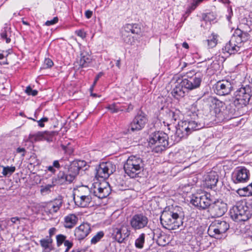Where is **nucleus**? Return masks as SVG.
Segmentation results:
<instances>
[{"label":"nucleus","instance_id":"f257e3e1","mask_svg":"<svg viewBox=\"0 0 252 252\" xmlns=\"http://www.w3.org/2000/svg\"><path fill=\"white\" fill-rule=\"evenodd\" d=\"M189 115L191 119L194 120L181 122L178 123L174 134L175 142H179L182 138H187L192 131L200 129L204 126V124L196 121L198 116L196 112L192 113V115Z\"/></svg>","mask_w":252,"mask_h":252},{"label":"nucleus","instance_id":"f03ea898","mask_svg":"<svg viewBox=\"0 0 252 252\" xmlns=\"http://www.w3.org/2000/svg\"><path fill=\"white\" fill-rule=\"evenodd\" d=\"M178 208L177 211L164 210L160 216V220L161 225L165 228L175 229L183 224L184 214Z\"/></svg>","mask_w":252,"mask_h":252},{"label":"nucleus","instance_id":"7ed1b4c3","mask_svg":"<svg viewBox=\"0 0 252 252\" xmlns=\"http://www.w3.org/2000/svg\"><path fill=\"white\" fill-rule=\"evenodd\" d=\"M230 218L236 222L246 221L251 217V208L248 206L245 199L237 201L235 205L230 209Z\"/></svg>","mask_w":252,"mask_h":252},{"label":"nucleus","instance_id":"20e7f679","mask_svg":"<svg viewBox=\"0 0 252 252\" xmlns=\"http://www.w3.org/2000/svg\"><path fill=\"white\" fill-rule=\"evenodd\" d=\"M145 166L144 161L137 155L129 156L125 162L124 169L126 174L131 178L141 177Z\"/></svg>","mask_w":252,"mask_h":252},{"label":"nucleus","instance_id":"39448f33","mask_svg":"<svg viewBox=\"0 0 252 252\" xmlns=\"http://www.w3.org/2000/svg\"><path fill=\"white\" fill-rule=\"evenodd\" d=\"M149 143L152 146L153 152L161 153L169 146L168 136L165 132L157 131L150 135Z\"/></svg>","mask_w":252,"mask_h":252},{"label":"nucleus","instance_id":"423d86ee","mask_svg":"<svg viewBox=\"0 0 252 252\" xmlns=\"http://www.w3.org/2000/svg\"><path fill=\"white\" fill-rule=\"evenodd\" d=\"M210 194L207 192L197 193L192 195L190 203L194 206L205 209L211 203Z\"/></svg>","mask_w":252,"mask_h":252},{"label":"nucleus","instance_id":"0eeeda50","mask_svg":"<svg viewBox=\"0 0 252 252\" xmlns=\"http://www.w3.org/2000/svg\"><path fill=\"white\" fill-rule=\"evenodd\" d=\"M110 187L108 182L95 183L93 184L92 192L94 196L102 199L107 197L111 192Z\"/></svg>","mask_w":252,"mask_h":252},{"label":"nucleus","instance_id":"6e6552de","mask_svg":"<svg viewBox=\"0 0 252 252\" xmlns=\"http://www.w3.org/2000/svg\"><path fill=\"white\" fill-rule=\"evenodd\" d=\"M116 170V166L110 161L101 163L95 169L96 176L107 179Z\"/></svg>","mask_w":252,"mask_h":252},{"label":"nucleus","instance_id":"1a4fd4ad","mask_svg":"<svg viewBox=\"0 0 252 252\" xmlns=\"http://www.w3.org/2000/svg\"><path fill=\"white\" fill-rule=\"evenodd\" d=\"M203 75L200 73H195L194 77L189 79H182V85L184 88L192 90L199 88L202 82Z\"/></svg>","mask_w":252,"mask_h":252},{"label":"nucleus","instance_id":"9d476101","mask_svg":"<svg viewBox=\"0 0 252 252\" xmlns=\"http://www.w3.org/2000/svg\"><path fill=\"white\" fill-rule=\"evenodd\" d=\"M147 121L146 115L141 112L134 117L130 124L129 128L132 131L140 130L145 126Z\"/></svg>","mask_w":252,"mask_h":252},{"label":"nucleus","instance_id":"9b49d317","mask_svg":"<svg viewBox=\"0 0 252 252\" xmlns=\"http://www.w3.org/2000/svg\"><path fill=\"white\" fill-rule=\"evenodd\" d=\"M251 95L246 92L245 88L241 89L236 92L234 104L238 108L246 106L250 101Z\"/></svg>","mask_w":252,"mask_h":252},{"label":"nucleus","instance_id":"f8f14e48","mask_svg":"<svg viewBox=\"0 0 252 252\" xmlns=\"http://www.w3.org/2000/svg\"><path fill=\"white\" fill-rule=\"evenodd\" d=\"M250 177V171L244 166H240L236 168L233 178L235 183H244L249 180Z\"/></svg>","mask_w":252,"mask_h":252},{"label":"nucleus","instance_id":"ddd939ff","mask_svg":"<svg viewBox=\"0 0 252 252\" xmlns=\"http://www.w3.org/2000/svg\"><path fill=\"white\" fill-rule=\"evenodd\" d=\"M148 222V218L142 214L134 215L130 220L132 228L139 229L147 226Z\"/></svg>","mask_w":252,"mask_h":252},{"label":"nucleus","instance_id":"4468645a","mask_svg":"<svg viewBox=\"0 0 252 252\" xmlns=\"http://www.w3.org/2000/svg\"><path fill=\"white\" fill-rule=\"evenodd\" d=\"M86 165L84 160H75L71 162L68 170V174L72 177L73 181L79 174V170Z\"/></svg>","mask_w":252,"mask_h":252},{"label":"nucleus","instance_id":"2eb2a0df","mask_svg":"<svg viewBox=\"0 0 252 252\" xmlns=\"http://www.w3.org/2000/svg\"><path fill=\"white\" fill-rule=\"evenodd\" d=\"M236 195L230 190H226L223 194L221 199V216L227 211L228 205H230L235 201Z\"/></svg>","mask_w":252,"mask_h":252},{"label":"nucleus","instance_id":"dca6fc26","mask_svg":"<svg viewBox=\"0 0 252 252\" xmlns=\"http://www.w3.org/2000/svg\"><path fill=\"white\" fill-rule=\"evenodd\" d=\"M63 203V197L59 196L46 205L44 207L45 212L50 214L57 213L62 206Z\"/></svg>","mask_w":252,"mask_h":252},{"label":"nucleus","instance_id":"f3484780","mask_svg":"<svg viewBox=\"0 0 252 252\" xmlns=\"http://www.w3.org/2000/svg\"><path fill=\"white\" fill-rule=\"evenodd\" d=\"M73 182L72 177L63 171H60L57 175L52 178V184L54 185H63L70 184Z\"/></svg>","mask_w":252,"mask_h":252},{"label":"nucleus","instance_id":"a211bd4d","mask_svg":"<svg viewBox=\"0 0 252 252\" xmlns=\"http://www.w3.org/2000/svg\"><path fill=\"white\" fill-rule=\"evenodd\" d=\"M76 204L81 207H87L93 205L92 195H77L74 198Z\"/></svg>","mask_w":252,"mask_h":252},{"label":"nucleus","instance_id":"6ab92c4d","mask_svg":"<svg viewBox=\"0 0 252 252\" xmlns=\"http://www.w3.org/2000/svg\"><path fill=\"white\" fill-rule=\"evenodd\" d=\"M218 181V176L214 172H211L206 175L204 179V186L213 189L215 187Z\"/></svg>","mask_w":252,"mask_h":252},{"label":"nucleus","instance_id":"aec40b11","mask_svg":"<svg viewBox=\"0 0 252 252\" xmlns=\"http://www.w3.org/2000/svg\"><path fill=\"white\" fill-rule=\"evenodd\" d=\"M91 230L90 224L88 223H83L76 228L74 235L77 236H87Z\"/></svg>","mask_w":252,"mask_h":252},{"label":"nucleus","instance_id":"412c9836","mask_svg":"<svg viewBox=\"0 0 252 252\" xmlns=\"http://www.w3.org/2000/svg\"><path fill=\"white\" fill-rule=\"evenodd\" d=\"M91 61V56L88 52L84 51L81 52L80 60L78 61L80 66L81 67H86L89 66V64Z\"/></svg>","mask_w":252,"mask_h":252},{"label":"nucleus","instance_id":"4be33fe9","mask_svg":"<svg viewBox=\"0 0 252 252\" xmlns=\"http://www.w3.org/2000/svg\"><path fill=\"white\" fill-rule=\"evenodd\" d=\"M77 217L74 214H69L64 218V225L65 227L71 228L77 221Z\"/></svg>","mask_w":252,"mask_h":252},{"label":"nucleus","instance_id":"5701e85b","mask_svg":"<svg viewBox=\"0 0 252 252\" xmlns=\"http://www.w3.org/2000/svg\"><path fill=\"white\" fill-rule=\"evenodd\" d=\"M233 89L230 82L227 80H221V95H226L230 94Z\"/></svg>","mask_w":252,"mask_h":252},{"label":"nucleus","instance_id":"b1692460","mask_svg":"<svg viewBox=\"0 0 252 252\" xmlns=\"http://www.w3.org/2000/svg\"><path fill=\"white\" fill-rule=\"evenodd\" d=\"M183 88H184V86H182L181 81L180 84H177L172 91L171 93L172 95L177 99H178L179 97H183L185 94Z\"/></svg>","mask_w":252,"mask_h":252},{"label":"nucleus","instance_id":"393cba45","mask_svg":"<svg viewBox=\"0 0 252 252\" xmlns=\"http://www.w3.org/2000/svg\"><path fill=\"white\" fill-rule=\"evenodd\" d=\"M171 237H153V239L157 241V244L160 246H165L167 245H174Z\"/></svg>","mask_w":252,"mask_h":252},{"label":"nucleus","instance_id":"a878e982","mask_svg":"<svg viewBox=\"0 0 252 252\" xmlns=\"http://www.w3.org/2000/svg\"><path fill=\"white\" fill-rule=\"evenodd\" d=\"M231 42V40L230 39L228 43H227L225 46L222 49L223 52H226L230 54H232L238 51V49L236 47V45H234V43Z\"/></svg>","mask_w":252,"mask_h":252},{"label":"nucleus","instance_id":"bb28decb","mask_svg":"<svg viewBox=\"0 0 252 252\" xmlns=\"http://www.w3.org/2000/svg\"><path fill=\"white\" fill-rule=\"evenodd\" d=\"M11 36L10 29L8 27H4L1 31L0 36L2 40H5L6 43H9L11 41L10 38Z\"/></svg>","mask_w":252,"mask_h":252},{"label":"nucleus","instance_id":"cd10ccee","mask_svg":"<svg viewBox=\"0 0 252 252\" xmlns=\"http://www.w3.org/2000/svg\"><path fill=\"white\" fill-rule=\"evenodd\" d=\"M125 30L127 32H131L133 34H138L140 32V29L136 24H128L125 26Z\"/></svg>","mask_w":252,"mask_h":252},{"label":"nucleus","instance_id":"c85d7f7f","mask_svg":"<svg viewBox=\"0 0 252 252\" xmlns=\"http://www.w3.org/2000/svg\"><path fill=\"white\" fill-rule=\"evenodd\" d=\"M43 132L38 131L34 134H30L28 137L29 140L32 142H36L43 140Z\"/></svg>","mask_w":252,"mask_h":252},{"label":"nucleus","instance_id":"c756f323","mask_svg":"<svg viewBox=\"0 0 252 252\" xmlns=\"http://www.w3.org/2000/svg\"><path fill=\"white\" fill-rule=\"evenodd\" d=\"M41 246L45 250L49 249L51 250L52 249L53 240L51 237L42 239L40 240Z\"/></svg>","mask_w":252,"mask_h":252},{"label":"nucleus","instance_id":"7c9ffc66","mask_svg":"<svg viewBox=\"0 0 252 252\" xmlns=\"http://www.w3.org/2000/svg\"><path fill=\"white\" fill-rule=\"evenodd\" d=\"M231 40V42L234 43V45H236V47L238 49V50H239L240 48L243 45V42L241 41L240 37L237 35V34L234 32L233 36L230 39Z\"/></svg>","mask_w":252,"mask_h":252},{"label":"nucleus","instance_id":"2f4dec72","mask_svg":"<svg viewBox=\"0 0 252 252\" xmlns=\"http://www.w3.org/2000/svg\"><path fill=\"white\" fill-rule=\"evenodd\" d=\"M235 32V33L240 37V38H241V41H242L243 43L247 41L250 38V34L246 32L241 31V30L237 29Z\"/></svg>","mask_w":252,"mask_h":252},{"label":"nucleus","instance_id":"473e14b6","mask_svg":"<svg viewBox=\"0 0 252 252\" xmlns=\"http://www.w3.org/2000/svg\"><path fill=\"white\" fill-rule=\"evenodd\" d=\"M212 107L214 109V111L216 114H220V100L215 97H213L212 98Z\"/></svg>","mask_w":252,"mask_h":252},{"label":"nucleus","instance_id":"72a5a7b5","mask_svg":"<svg viewBox=\"0 0 252 252\" xmlns=\"http://www.w3.org/2000/svg\"><path fill=\"white\" fill-rule=\"evenodd\" d=\"M2 174L4 176H9L15 171V166H2Z\"/></svg>","mask_w":252,"mask_h":252},{"label":"nucleus","instance_id":"f704fd0d","mask_svg":"<svg viewBox=\"0 0 252 252\" xmlns=\"http://www.w3.org/2000/svg\"><path fill=\"white\" fill-rule=\"evenodd\" d=\"M239 191L242 195L244 196H250L252 195V183L245 188L240 189Z\"/></svg>","mask_w":252,"mask_h":252},{"label":"nucleus","instance_id":"c9c22d12","mask_svg":"<svg viewBox=\"0 0 252 252\" xmlns=\"http://www.w3.org/2000/svg\"><path fill=\"white\" fill-rule=\"evenodd\" d=\"M217 35L212 34V37L210 39L206 40L205 42L207 43L209 48H213L217 44Z\"/></svg>","mask_w":252,"mask_h":252},{"label":"nucleus","instance_id":"e433bc0d","mask_svg":"<svg viewBox=\"0 0 252 252\" xmlns=\"http://www.w3.org/2000/svg\"><path fill=\"white\" fill-rule=\"evenodd\" d=\"M43 140H46L48 142H51L53 141V138L55 135L56 132L45 131L43 132Z\"/></svg>","mask_w":252,"mask_h":252},{"label":"nucleus","instance_id":"4c0bfd02","mask_svg":"<svg viewBox=\"0 0 252 252\" xmlns=\"http://www.w3.org/2000/svg\"><path fill=\"white\" fill-rule=\"evenodd\" d=\"M55 186L54 184H48L45 186H42L41 187L40 192L42 194L45 195L48 194L51 191V189L53 187V186Z\"/></svg>","mask_w":252,"mask_h":252},{"label":"nucleus","instance_id":"58836bf2","mask_svg":"<svg viewBox=\"0 0 252 252\" xmlns=\"http://www.w3.org/2000/svg\"><path fill=\"white\" fill-rule=\"evenodd\" d=\"M108 110H109L111 113H118L119 111H123V109L119 107L118 105V104L114 103L112 104H110L108 105L106 107Z\"/></svg>","mask_w":252,"mask_h":252},{"label":"nucleus","instance_id":"ea45409f","mask_svg":"<svg viewBox=\"0 0 252 252\" xmlns=\"http://www.w3.org/2000/svg\"><path fill=\"white\" fill-rule=\"evenodd\" d=\"M92 188L90 189L87 187H83L79 190V194L77 195H92Z\"/></svg>","mask_w":252,"mask_h":252},{"label":"nucleus","instance_id":"a19ab883","mask_svg":"<svg viewBox=\"0 0 252 252\" xmlns=\"http://www.w3.org/2000/svg\"><path fill=\"white\" fill-rule=\"evenodd\" d=\"M145 237H138L135 242V246L137 248L142 249L145 242Z\"/></svg>","mask_w":252,"mask_h":252},{"label":"nucleus","instance_id":"79ce46f5","mask_svg":"<svg viewBox=\"0 0 252 252\" xmlns=\"http://www.w3.org/2000/svg\"><path fill=\"white\" fill-rule=\"evenodd\" d=\"M125 230L126 231V232L124 233V236H126V237L129 236V233L126 227H123L121 229H117V228L115 230V232L116 233V235H115L116 236V235H120V236H122V235H123L122 232L124 233V232L125 231Z\"/></svg>","mask_w":252,"mask_h":252},{"label":"nucleus","instance_id":"37998d69","mask_svg":"<svg viewBox=\"0 0 252 252\" xmlns=\"http://www.w3.org/2000/svg\"><path fill=\"white\" fill-rule=\"evenodd\" d=\"M181 113L179 110H176L175 111H171L170 112V115L172 117V120L174 121L180 119V115Z\"/></svg>","mask_w":252,"mask_h":252},{"label":"nucleus","instance_id":"c03bdc74","mask_svg":"<svg viewBox=\"0 0 252 252\" xmlns=\"http://www.w3.org/2000/svg\"><path fill=\"white\" fill-rule=\"evenodd\" d=\"M25 92L28 95L35 96L37 94L38 92L35 90H32L30 86H28L25 90Z\"/></svg>","mask_w":252,"mask_h":252},{"label":"nucleus","instance_id":"a18cd8bd","mask_svg":"<svg viewBox=\"0 0 252 252\" xmlns=\"http://www.w3.org/2000/svg\"><path fill=\"white\" fill-rule=\"evenodd\" d=\"M204 20L210 22H213L216 19V16L213 13H209L204 17Z\"/></svg>","mask_w":252,"mask_h":252},{"label":"nucleus","instance_id":"49530a36","mask_svg":"<svg viewBox=\"0 0 252 252\" xmlns=\"http://www.w3.org/2000/svg\"><path fill=\"white\" fill-rule=\"evenodd\" d=\"M54 64L53 61L49 59H45L44 62L43 68H50L52 67Z\"/></svg>","mask_w":252,"mask_h":252},{"label":"nucleus","instance_id":"de8ad7c7","mask_svg":"<svg viewBox=\"0 0 252 252\" xmlns=\"http://www.w3.org/2000/svg\"><path fill=\"white\" fill-rule=\"evenodd\" d=\"M220 81L217 82V83L214 85L213 89L214 90V92L218 95H220Z\"/></svg>","mask_w":252,"mask_h":252},{"label":"nucleus","instance_id":"09e8293b","mask_svg":"<svg viewBox=\"0 0 252 252\" xmlns=\"http://www.w3.org/2000/svg\"><path fill=\"white\" fill-rule=\"evenodd\" d=\"M229 228V223L225 221H221V233L225 232Z\"/></svg>","mask_w":252,"mask_h":252},{"label":"nucleus","instance_id":"8fccbe9b","mask_svg":"<svg viewBox=\"0 0 252 252\" xmlns=\"http://www.w3.org/2000/svg\"><path fill=\"white\" fill-rule=\"evenodd\" d=\"M48 121V118L47 117H43L38 121H37L38 126L41 127L44 126V123L47 122Z\"/></svg>","mask_w":252,"mask_h":252},{"label":"nucleus","instance_id":"3c124183","mask_svg":"<svg viewBox=\"0 0 252 252\" xmlns=\"http://www.w3.org/2000/svg\"><path fill=\"white\" fill-rule=\"evenodd\" d=\"M64 245L66 247L65 252H68L69 249L72 247L73 243L72 242L68 240H65V241L64 242Z\"/></svg>","mask_w":252,"mask_h":252},{"label":"nucleus","instance_id":"603ef678","mask_svg":"<svg viewBox=\"0 0 252 252\" xmlns=\"http://www.w3.org/2000/svg\"><path fill=\"white\" fill-rule=\"evenodd\" d=\"M58 21V18L57 17H55L51 20L47 21L45 23V25L47 26H49L57 23Z\"/></svg>","mask_w":252,"mask_h":252},{"label":"nucleus","instance_id":"864d4df0","mask_svg":"<svg viewBox=\"0 0 252 252\" xmlns=\"http://www.w3.org/2000/svg\"><path fill=\"white\" fill-rule=\"evenodd\" d=\"M0 63L1 64H7V59L4 57L3 54H0Z\"/></svg>","mask_w":252,"mask_h":252},{"label":"nucleus","instance_id":"5fc2aeb1","mask_svg":"<svg viewBox=\"0 0 252 252\" xmlns=\"http://www.w3.org/2000/svg\"><path fill=\"white\" fill-rule=\"evenodd\" d=\"M208 231H213L216 234H219L220 233V229L219 228H215L214 225H211L209 228Z\"/></svg>","mask_w":252,"mask_h":252},{"label":"nucleus","instance_id":"6e6d98bb","mask_svg":"<svg viewBox=\"0 0 252 252\" xmlns=\"http://www.w3.org/2000/svg\"><path fill=\"white\" fill-rule=\"evenodd\" d=\"M66 237H57V245L58 247L61 246L63 243L64 244V242L65 241V240Z\"/></svg>","mask_w":252,"mask_h":252},{"label":"nucleus","instance_id":"4d7b16f0","mask_svg":"<svg viewBox=\"0 0 252 252\" xmlns=\"http://www.w3.org/2000/svg\"><path fill=\"white\" fill-rule=\"evenodd\" d=\"M194 71H190L189 72H187L186 74V77L187 78H184V79H189L190 78H192L194 77Z\"/></svg>","mask_w":252,"mask_h":252},{"label":"nucleus","instance_id":"13d9d810","mask_svg":"<svg viewBox=\"0 0 252 252\" xmlns=\"http://www.w3.org/2000/svg\"><path fill=\"white\" fill-rule=\"evenodd\" d=\"M52 166L55 168H57L58 169H59L61 167V166L59 163V161L58 160H56L53 161Z\"/></svg>","mask_w":252,"mask_h":252},{"label":"nucleus","instance_id":"bf43d9fd","mask_svg":"<svg viewBox=\"0 0 252 252\" xmlns=\"http://www.w3.org/2000/svg\"><path fill=\"white\" fill-rule=\"evenodd\" d=\"M119 243L125 242L126 237H113Z\"/></svg>","mask_w":252,"mask_h":252},{"label":"nucleus","instance_id":"052dcab7","mask_svg":"<svg viewBox=\"0 0 252 252\" xmlns=\"http://www.w3.org/2000/svg\"><path fill=\"white\" fill-rule=\"evenodd\" d=\"M20 219L18 217H13L12 218H11V221L13 223H17V222H18V223L19 224L20 223Z\"/></svg>","mask_w":252,"mask_h":252},{"label":"nucleus","instance_id":"680f3d73","mask_svg":"<svg viewBox=\"0 0 252 252\" xmlns=\"http://www.w3.org/2000/svg\"><path fill=\"white\" fill-rule=\"evenodd\" d=\"M56 231H57V229L54 227H52V228H50L49 230L50 236H52L53 235H55Z\"/></svg>","mask_w":252,"mask_h":252},{"label":"nucleus","instance_id":"e2e57ef3","mask_svg":"<svg viewBox=\"0 0 252 252\" xmlns=\"http://www.w3.org/2000/svg\"><path fill=\"white\" fill-rule=\"evenodd\" d=\"M85 15L87 18L89 19L92 17L93 15V12L89 10H87L85 12Z\"/></svg>","mask_w":252,"mask_h":252},{"label":"nucleus","instance_id":"0e129e2a","mask_svg":"<svg viewBox=\"0 0 252 252\" xmlns=\"http://www.w3.org/2000/svg\"><path fill=\"white\" fill-rule=\"evenodd\" d=\"M103 75V73L102 72H99L97 75V76H96L95 79H94V84H93V86L95 85V84H96V82L98 80L99 78L101 77Z\"/></svg>","mask_w":252,"mask_h":252},{"label":"nucleus","instance_id":"69168bd1","mask_svg":"<svg viewBox=\"0 0 252 252\" xmlns=\"http://www.w3.org/2000/svg\"><path fill=\"white\" fill-rule=\"evenodd\" d=\"M48 171L51 172L52 173L55 174L56 172V170L53 166H49L47 167Z\"/></svg>","mask_w":252,"mask_h":252},{"label":"nucleus","instance_id":"338daca9","mask_svg":"<svg viewBox=\"0 0 252 252\" xmlns=\"http://www.w3.org/2000/svg\"><path fill=\"white\" fill-rule=\"evenodd\" d=\"M101 237H93V238L91 240V243L92 244H95L97 242H98Z\"/></svg>","mask_w":252,"mask_h":252},{"label":"nucleus","instance_id":"774afa93","mask_svg":"<svg viewBox=\"0 0 252 252\" xmlns=\"http://www.w3.org/2000/svg\"><path fill=\"white\" fill-rule=\"evenodd\" d=\"M17 153H23L22 154V156H25L24 152H25V149L24 148L19 147L17 149Z\"/></svg>","mask_w":252,"mask_h":252}]
</instances>
